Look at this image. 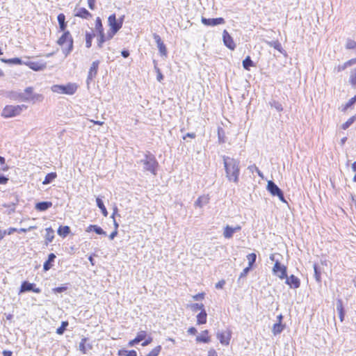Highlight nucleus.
<instances>
[{
	"label": "nucleus",
	"instance_id": "obj_1",
	"mask_svg": "<svg viewBox=\"0 0 356 356\" xmlns=\"http://www.w3.org/2000/svg\"><path fill=\"white\" fill-rule=\"evenodd\" d=\"M223 163L226 177L229 181L237 184L240 174L239 161L234 158L223 156Z\"/></svg>",
	"mask_w": 356,
	"mask_h": 356
},
{
	"label": "nucleus",
	"instance_id": "obj_2",
	"mask_svg": "<svg viewBox=\"0 0 356 356\" xmlns=\"http://www.w3.org/2000/svg\"><path fill=\"white\" fill-rule=\"evenodd\" d=\"M57 44L61 47L65 55L69 54L73 49L74 40L69 31L63 32L58 39Z\"/></svg>",
	"mask_w": 356,
	"mask_h": 356
},
{
	"label": "nucleus",
	"instance_id": "obj_3",
	"mask_svg": "<svg viewBox=\"0 0 356 356\" xmlns=\"http://www.w3.org/2000/svg\"><path fill=\"white\" fill-rule=\"evenodd\" d=\"M122 19H117L115 14H112L108 17L109 29L106 31V35L108 38V40H111L122 28Z\"/></svg>",
	"mask_w": 356,
	"mask_h": 356
},
{
	"label": "nucleus",
	"instance_id": "obj_4",
	"mask_svg": "<svg viewBox=\"0 0 356 356\" xmlns=\"http://www.w3.org/2000/svg\"><path fill=\"white\" fill-rule=\"evenodd\" d=\"M78 87L76 83H68L66 85H54L51 90L54 93L72 95L76 93Z\"/></svg>",
	"mask_w": 356,
	"mask_h": 356
},
{
	"label": "nucleus",
	"instance_id": "obj_5",
	"mask_svg": "<svg viewBox=\"0 0 356 356\" xmlns=\"http://www.w3.org/2000/svg\"><path fill=\"white\" fill-rule=\"evenodd\" d=\"M142 341V346H147L152 343L153 338L148 335L147 331L140 330L139 331L136 337L128 342V346L130 347L134 346L136 344Z\"/></svg>",
	"mask_w": 356,
	"mask_h": 356
},
{
	"label": "nucleus",
	"instance_id": "obj_6",
	"mask_svg": "<svg viewBox=\"0 0 356 356\" xmlns=\"http://www.w3.org/2000/svg\"><path fill=\"white\" fill-rule=\"evenodd\" d=\"M27 106L22 105H6L2 110L1 116L4 118H14L19 115L24 109Z\"/></svg>",
	"mask_w": 356,
	"mask_h": 356
},
{
	"label": "nucleus",
	"instance_id": "obj_7",
	"mask_svg": "<svg viewBox=\"0 0 356 356\" xmlns=\"http://www.w3.org/2000/svg\"><path fill=\"white\" fill-rule=\"evenodd\" d=\"M95 28L98 35L97 46L98 47L102 48L104 43L108 41V38H107L106 32L105 33L104 31L103 24L99 17H97L95 19Z\"/></svg>",
	"mask_w": 356,
	"mask_h": 356
},
{
	"label": "nucleus",
	"instance_id": "obj_8",
	"mask_svg": "<svg viewBox=\"0 0 356 356\" xmlns=\"http://www.w3.org/2000/svg\"><path fill=\"white\" fill-rule=\"evenodd\" d=\"M267 189L273 196H277L280 200L286 202L282 191L273 181H268Z\"/></svg>",
	"mask_w": 356,
	"mask_h": 356
},
{
	"label": "nucleus",
	"instance_id": "obj_9",
	"mask_svg": "<svg viewBox=\"0 0 356 356\" xmlns=\"http://www.w3.org/2000/svg\"><path fill=\"white\" fill-rule=\"evenodd\" d=\"M24 93L26 94V97L22 98L24 101H31L33 102H41L43 99L42 95L40 94H33V88L28 87L24 90Z\"/></svg>",
	"mask_w": 356,
	"mask_h": 356
},
{
	"label": "nucleus",
	"instance_id": "obj_10",
	"mask_svg": "<svg viewBox=\"0 0 356 356\" xmlns=\"http://www.w3.org/2000/svg\"><path fill=\"white\" fill-rule=\"evenodd\" d=\"M286 270L285 266L282 265L279 261H276L273 268V273L280 279L283 280L286 277Z\"/></svg>",
	"mask_w": 356,
	"mask_h": 356
},
{
	"label": "nucleus",
	"instance_id": "obj_11",
	"mask_svg": "<svg viewBox=\"0 0 356 356\" xmlns=\"http://www.w3.org/2000/svg\"><path fill=\"white\" fill-rule=\"evenodd\" d=\"M216 337L222 345L228 346L232 338V331L227 330L225 332H218Z\"/></svg>",
	"mask_w": 356,
	"mask_h": 356
},
{
	"label": "nucleus",
	"instance_id": "obj_12",
	"mask_svg": "<svg viewBox=\"0 0 356 356\" xmlns=\"http://www.w3.org/2000/svg\"><path fill=\"white\" fill-rule=\"evenodd\" d=\"M32 291L36 293H39L41 291L40 288L35 287V284L29 283L27 281H24L21 284L19 293H24L26 291Z\"/></svg>",
	"mask_w": 356,
	"mask_h": 356
},
{
	"label": "nucleus",
	"instance_id": "obj_13",
	"mask_svg": "<svg viewBox=\"0 0 356 356\" xmlns=\"http://www.w3.org/2000/svg\"><path fill=\"white\" fill-rule=\"evenodd\" d=\"M222 39L225 45L231 50H234L236 47V44L234 42L232 37L229 35L227 30H224L222 33Z\"/></svg>",
	"mask_w": 356,
	"mask_h": 356
},
{
	"label": "nucleus",
	"instance_id": "obj_14",
	"mask_svg": "<svg viewBox=\"0 0 356 356\" xmlns=\"http://www.w3.org/2000/svg\"><path fill=\"white\" fill-rule=\"evenodd\" d=\"M74 11V16L81 19L88 20L92 17V14L85 8H75Z\"/></svg>",
	"mask_w": 356,
	"mask_h": 356
},
{
	"label": "nucleus",
	"instance_id": "obj_15",
	"mask_svg": "<svg viewBox=\"0 0 356 356\" xmlns=\"http://www.w3.org/2000/svg\"><path fill=\"white\" fill-rule=\"evenodd\" d=\"M144 164L145 165V169L154 175L156 174V168L158 165V163L156 161L154 157H150L147 159H146L144 161Z\"/></svg>",
	"mask_w": 356,
	"mask_h": 356
},
{
	"label": "nucleus",
	"instance_id": "obj_16",
	"mask_svg": "<svg viewBox=\"0 0 356 356\" xmlns=\"http://www.w3.org/2000/svg\"><path fill=\"white\" fill-rule=\"evenodd\" d=\"M195 341L197 343H210L211 341V336L210 335L209 331L208 330H204L202 331L200 335L196 337Z\"/></svg>",
	"mask_w": 356,
	"mask_h": 356
},
{
	"label": "nucleus",
	"instance_id": "obj_17",
	"mask_svg": "<svg viewBox=\"0 0 356 356\" xmlns=\"http://www.w3.org/2000/svg\"><path fill=\"white\" fill-rule=\"evenodd\" d=\"M201 21L203 24L205 26H214L219 24H225V19L222 17L213 18V19H207L205 17H202Z\"/></svg>",
	"mask_w": 356,
	"mask_h": 356
},
{
	"label": "nucleus",
	"instance_id": "obj_18",
	"mask_svg": "<svg viewBox=\"0 0 356 356\" xmlns=\"http://www.w3.org/2000/svg\"><path fill=\"white\" fill-rule=\"evenodd\" d=\"M24 64L34 71H40L46 68V63L39 61H28Z\"/></svg>",
	"mask_w": 356,
	"mask_h": 356
},
{
	"label": "nucleus",
	"instance_id": "obj_19",
	"mask_svg": "<svg viewBox=\"0 0 356 356\" xmlns=\"http://www.w3.org/2000/svg\"><path fill=\"white\" fill-rule=\"evenodd\" d=\"M153 37H154V39L155 40V42L157 44V47L159 50L160 54L162 56H166L168 51H167L166 47H165V44L163 43V42L162 41L161 37L156 33L154 34Z\"/></svg>",
	"mask_w": 356,
	"mask_h": 356
},
{
	"label": "nucleus",
	"instance_id": "obj_20",
	"mask_svg": "<svg viewBox=\"0 0 356 356\" xmlns=\"http://www.w3.org/2000/svg\"><path fill=\"white\" fill-rule=\"evenodd\" d=\"M286 284H288L291 288L297 289L300 285V281L299 278L293 275L286 277Z\"/></svg>",
	"mask_w": 356,
	"mask_h": 356
},
{
	"label": "nucleus",
	"instance_id": "obj_21",
	"mask_svg": "<svg viewBox=\"0 0 356 356\" xmlns=\"http://www.w3.org/2000/svg\"><path fill=\"white\" fill-rule=\"evenodd\" d=\"M241 229V227L240 225H237L235 227H232L229 225H227L224 228L223 236L226 238H230L233 236V234L235 232L239 231Z\"/></svg>",
	"mask_w": 356,
	"mask_h": 356
},
{
	"label": "nucleus",
	"instance_id": "obj_22",
	"mask_svg": "<svg viewBox=\"0 0 356 356\" xmlns=\"http://www.w3.org/2000/svg\"><path fill=\"white\" fill-rule=\"evenodd\" d=\"M99 62L98 60L94 61L88 71V80H92L97 74Z\"/></svg>",
	"mask_w": 356,
	"mask_h": 356
},
{
	"label": "nucleus",
	"instance_id": "obj_23",
	"mask_svg": "<svg viewBox=\"0 0 356 356\" xmlns=\"http://www.w3.org/2000/svg\"><path fill=\"white\" fill-rule=\"evenodd\" d=\"M356 63V57L350 58L343 63L342 65H339L337 67H336V70L337 72H342L345 70L347 67H350Z\"/></svg>",
	"mask_w": 356,
	"mask_h": 356
},
{
	"label": "nucleus",
	"instance_id": "obj_24",
	"mask_svg": "<svg viewBox=\"0 0 356 356\" xmlns=\"http://www.w3.org/2000/svg\"><path fill=\"white\" fill-rule=\"evenodd\" d=\"M55 237L54 230L51 227L45 229L44 243L45 245H49L51 243Z\"/></svg>",
	"mask_w": 356,
	"mask_h": 356
},
{
	"label": "nucleus",
	"instance_id": "obj_25",
	"mask_svg": "<svg viewBox=\"0 0 356 356\" xmlns=\"http://www.w3.org/2000/svg\"><path fill=\"white\" fill-rule=\"evenodd\" d=\"M210 200L209 195H203L198 197L197 200L195 202V205L197 207L202 208L204 205H206L209 203Z\"/></svg>",
	"mask_w": 356,
	"mask_h": 356
},
{
	"label": "nucleus",
	"instance_id": "obj_26",
	"mask_svg": "<svg viewBox=\"0 0 356 356\" xmlns=\"http://www.w3.org/2000/svg\"><path fill=\"white\" fill-rule=\"evenodd\" d=\"M56 258V255L54 253H51L48 256V259L44 263L43 265V270L44 271L49 270L50 268H52L54 259Z\"/></svg>",
	"mask_w": 356,
	"mask_h": 356
},
{
	"label": "nucleus",
	"instance_id": "obj_27",
	"mask_svg": "<svg viewBox=\"0 0 356 356\" xmlns=\"http://www.w3.org/2000/svg\"><path fill=\"white\" fill-rule=\"evenodd\" d=\"M197 318V325H204L207 323V314L206 310H203L200 312L196 316Z\"/></svg>",
	"mask_w": 356,
	"mask_h": 356
},
{
	"label": "nucleus",
	"instance_id": "obj_28",
	"mask_svg": "<svg viewBox=\"0 0 356 356\" xmlns=\"http://www.w3.org/2000/svg\"><path fill=\"white\" fill-rule=\"evenodd\" d=\"M57 19H58V22L59 24V28H60V31H62L63 32L67 31H66L67 23L65 22V15L63 13H60L58 15Z\"/></svg>",
	"mask_w": 356,
	"mask_h": 356
},
{
	"label": "nucleus",
	"instance_id": "obj_29",
	"mask_svg": "<svg viewBox=\"0 0 356 356\" xmlns=\"http://www.w3.org/2000/svg\"><path fill=\"white\" fill-rule=\"evenodd\" d=\"M57 233L60 236L65 238L70 233V227L67 225H60L58 228Z\"/></svg>",
	"mask_w": 356,
	"mask_h": 356
},
{
	"label": "nucleus",
	"instance_id": "obj_30",
	"mask_svg": "<svg viewBox=\"0 0 356 356\" xmlns=\"http://www.w3.org/2000/svg\"><path fill=\"white\" fill-rule=\"evenodd\" d=\"M92 231H94L96 234L99 235H106V232L100 227L96 225H90L86 228L87 232H90Z\"/></svg>",
	"mask_w": 356,
	"mask_h": 356
},
{
	"label": "nucleus",
	"instance_id": "obj_31",
	"mask_svg": "<svg viewBox=\"0 0 356 356\" xmlns=\"http://www.w3.org/2000/svg\"><path fill=\"white\" fill-rule=\"evenodd\" d=\"M52 203L51 202H41L35 204V209L38 211H43L51 207Z\"/></svg>",
	"mask_w": 356,
	"mask_h": 356
},
{
	"label": "nucleus",
	"instance_id": "obj_32",
	"mask_svg": "<svg viewBox=\"0 0 356 356\" xmlns=\"http://www.w3.org/2000/svg\"><path fill=\"white\" fill-rule=\"evenodd\" d=\"M87 341H88V339L84 337V338L81 339V341L79 343V350L83 354L86 353L88 348L90 349L92 348L91 345H90V344H88V347L86 346Z\"/></svg>",
	"mask_w": 356,
	"mask_h": 356
},
{
	"label": "nucleus",
	"instance_id": "obj_33",
	"mask_svg": "<svg viewBox=\"0 0 356 356\" xmlns=\"http://www.w3.org/2000/svg\"><path fill=\"white\" fill-rule=\"evenodd\" d=\"M118 356H137V352L135 350L120 349L118 352Z\"/></svg>",
	"mask_w": 356,
	"mask_h": 356
},
{
	"label": "nucleus",
	"instance_id": "obj_34",
	"mask_svg": "<svg viewBox=\"0 0 356 356\" xmlns=\"http://www.w3.org/2000/svg\"><path fill=\"white\" fill-rule=\"evenodd\" d=\"M57 177L56 172H50L48 173L45 177L44 179L42 181V184L47 185L53 181Z\"/></svg>",
	"mask_w": 356,
	"mask_h": 356
},
{
	"label": "nucleus",
	"instance_id": "obj_35",
	"mask_svg": "<svg viewBox=\"0 0 356 356\" xmlns=\"http://www.w3.org/2000/svg\"><path fill=\"white\" fill-rule=\"evenodd\" d=\"M356 102V95L350 98L341 108L343 112H346L348 108H351Z\"/></svg>",
	"mask_w": 356,
	"mask_h": 356
},
{
	"label": "nucleus",
	"instance_id": "obj_36",
	"mask_svg": "<svg viewBox=\"0 0 356 356\" xmlns=\"http://www.w3.org/2000/svg\"><path fill=\"white\" fill-rule=\"evenodd\" d=\"M284 329V325L282 323H275L272 328V332L274 335L280 334Z\"/></svg>",
	"mask_w": 356,
	"mask_h": 356
},
{
	"label": "nucleus",
	"instance_id": "obj_37",
	"mask_svg": "<svg viewBox=\"0 0 356 356\" xmlns=\"http://www.w3.org/2000/svg\"><path fill=\"white\" fill-rule=\"evenodd\" d=\"M355 121H356V114L349 118L344 123L341 125L343 130L347 129Z\"/></svg>",
	"mask_w": 356,
	"mask_h": 356
},
{
	"label": "nucleus",
	"instance_id": "obj_38",
	"mask_svg": "<svg viewBox=\"0 0 356 356\" xmlns=\"http://www.w3.org/2000/svg\"><path fill=\"white\" fill-rule=\"evenodd\" d=\"M96 202H97V207L100 209L103 216L106 217L108 216V211H107L102 200L99 197H97Z\"/></svg>",
	"mask_w": 356,
	"mask_h": 356
},
{
	"label": "nucleus",
	"instance_id": "obj_39",
	"mask_svg": "<svg viewBox=\"0 0 356 356\" xmlns=\"http://www.w3.org/2000/svg\"><path fill=\"white\" fill-rule=\"evenodd\" d=\"M1 61L3 63H7V64H12V65H22L23 63L22 60L19 58H8V59L2 58Z\"/></svg>",
	"mask_w": 356,
	"mask_h": 356
},
{
	"label": "nucleus",
	"instance_id": "obj_40",
	"mask_svg": "<svg viewBox=\"0 0 356 356\" xmlns=\"http://www.w3.org/2000/svg\"><path fill=\"white\" fill-rule=\"evenodd\" d=\"M162 350L161 345H158L152 348L145 356H159Z\"/></svg>",
	"mask_w": 356,
	"mask_h": 356
},
{
	"label": "nucleus",
	"instance_id": "obj_41",
	"mask_svg": "<svg viewBox=\"0 0 356 356\" xmlns=\"http://www.w3.org/2000/svg\"><path fill=\"white\" fill-rule=\"evenodd\" d=\"M243 66L247 70H250V68L254 66V63L249 56L243 60Z\"/></svg>",
	"mask_w": 356,
	"mask_h": 356
},
{
	"label": "nucleus",
	"instance_id": "obj_42",
	"mask_svg": "<svg viewBox=\"0 0 356 356\" xmlns=\"http://www.w3.org/2000/svg\"><path fill=\"white\" fill-rule=\"evenodd\" d=\"M268 45L273 47L274 49H277L281 53H283V48L282 47L281 43L278 40L269 42Z\"/></svg>",
	"mask_w": 356,
	"mask_h": 356
},
{
	"label": "nucleus",
	"instance_id": "obj_43",
	"mask_svg": "<svg viewBox=\"0 0 356 356\" xmlns=\"http://www.w3.org/2000/svg\"><path fill=\"white\" fill-rule=\"evenodd\" d=\"M188 307L193 312L200 310V312L205 310L204 306L202 303H193L188 305Z\"/></svg>",
	"mask_w": 356,
	"mask_h": 356
},
{
	"label": "nucleus",
	"instance_id": "obj_44",
	"mask_svg": "<svg viewBox=\"0 0 356 356\" xmlns=\"http://www.w3.org/2000/svg\"><path fill=\"white\" fill-rule=\"evenodd\" d=\"M345 47L348 50H353L356 49V41L352 39H348L346 40Z\"/></svg>",
	"mask_w": 356,
	"mask_h": 356
},
{
	"label": "nucleus",
	"instance_id": "obj_45",
	"mask_svg": "<svg viewBox=\"0 0 356 356\" xmlns=\"http://www.w3.org/2000/svg\"><path fill=\"white\" fill-rule=\"evenodd\" d=\"M257 258V255L255 253H250L247 255V259L248 260V266L252 268L253 267L254 264L255 263Z\"/></svg>",
	"mask_w": 356,
	"mask_h": 356
},
{
	"label": "nucleus",
	"instance_id": "obj_46",
	"mask_svg": "<svg viewBox=\"0 0 356 356\" xmlns=\"http://www.w3.org/2000/svg\"><path fill=\"white\" fill-rule=\"evenodd\" d=\"M349 82L353 86H356V67L350 71Z\"/></svg>",
	"mask_w": 356,
	"mask_h": 356
},
{
	"label": "nucleus",
	"instance_id": "obj_47",
	"mask_svg": "<svg viewBox=\"0 0 356 356\" xmlns=\"http://www.w3.org/2000/svg\"><path fill=\"white\" fill-rule=\"evenodd\" d=\"M68 322L67 321H63L61 323V325L59 327L57 328L56 330V333L59 335H61L64 333V332L65 331L67 327L68 326Z\"/></svg>",
	"mask_w": 356,
	"mask_h": 356
},
{
	"label": "nucleus",
	"instance_id": "obj_48",
	"mask_svg": "<svg viewBox=\"0 0 356 356\" xmlns=\"http://www.w3.org/2000/svg\"><path fill=\"white\" fill-rule=\"evenodd\" d=\"M94 35L90 33H86V47L87 48H90L92 46V41L93 39Z\"/></svg>",
	"mask_w": 356,
	"mask_h": 356
},
{
	"label": "nucleus",
	"instance_id": "obj_49",
	"mask_svg": "<svg viewBox=\"0 0 356 356\" xmlns=\"http://www.w3.org/2000/svg\"><path fill=\"white\" fill-rule=\"evenodd\" d=\"M337 310L339 312L340 321H343L344 318V311L341 300H339V303L337 305Z\"/></svg>",
	"mask_w": 356,
	"mask_h": 356
},
{
	"label": "nucleus",
	"instance_id": "obj_50",
	"mask_svg": "<svg viewBox=\"0 0 356 356\" xmlns=\"http://www.w3.org/2000/svg\"><path fill=\"white\" fill-rule=\"evenodd\" d=\"M314 273H315V278L317 281L320 282L321 277V273L318 269L317 266L315 264L314 266Z\"/></svg>",
	"mask_w": 356,
	"mask_h": 356
},
{
	"label": "nucleus",
	"instance_id": "obj_51",
	"mask_svg": "<svg viewBox=\"0 0 356 356\" xmlns=\"http://www.w3.org/2000/svg\"><path fill=\"white\" fill-rule=\"evenodd\" d=\"M205 297V293L204 292L199 293L193 296V299L194 300H203Z\"/></svg>",
	"mask_w": 356,
	"mask_h": 356
},
{
	"label": "nucleus",
	"instance_id": "obj_52",
	"mask_svg": "<svg viewBox=\"0 0 356 356\" xmlns=\"http://www.w3.org/2000/svg\"><path fill=\"white\" fill-rule=\"evenodd\" d=\"M88 8L91 10H94L96 8V0H87Z\"/></svg>",
	"mask_w": 356,
	"mask_h": 356
},
{
	"label": "nucleus",
	"instance_id": "obj_53",
	"mask_svg": "<svg viewBox=\"0 0 356 356\" xmlns=\"http://www.w3.org/2000/svg\"><path fill=\"white\" fill-rule=\"evenodd\" d=\"M115 230L109 235V238L111 240H113L118 234V225L115 222Z\"/></svg>",
	"mask_w": 356,
	"mask_h": 356
},
{
	"label": "nucleus",
	"instance_id": "obj_54",
	"mask_svg": "<svg viewBox=\"0 0 356 356\" xmlns=\"http://www.w3.org/2000/svg\"><path fill=\"white\" fill-rule=\"evenodd\" d=\"M67 286H59V287L54 288L53 289V291L54 293H62L63 291H65L67 290Z\"/></svg>",
	"mask_w": 356,
	"mask_h": 356
},
{
	"label": "nucleus",
	"instance_id": "obj_55",
	"mask_svg": "<svg viewBox=\"0 0 356 356\" xmlns=\"http://www.w3.org/2000/svg\"><path fill=\"white\" fill-rule=\"evenodd\" d=\"M250 269H252V268H250L249 266L245 268L243 270V271L241 273L240 277H245Z\"/></svg>",
	"mask_w": 356,
	"mask_h": 356
},
{
	"label": "nucleus",
	"instance_id": "obj_56",
	"mask_svg": "<svg viewBox=\"0 0 356 356\" xmlns=\"http://www.w3.org/2000/svg\"><path fill=\"white\" fill-rule=\"evenodd\" d=\"M273 105L278 111H282L283 110L282 104L277 102H274Z\"/></svg>",
	"mask_w": 356,
	"mask_h": 356
},
{
	"label": "nucleus",
	"instance_id": "obj_57",
	"mask_svg": "<svg viewBox=\"0 0 356 356\" xmlns=\"http://www.w3.org/2000/svg\"><path fill=\"white\" fill-rule=\"evenodd\" d=\"M188 334L191 335H195L197 334V331L195 327H191L187 330Z\"/></svg>",
	"mask_w": 356,
	"mask_h": 356
},
{
	"label": "nucleus",
	"instance_id": "obj_58",
	"mask_svg": "<svg viewBox=\"0 0 356 356\" xmlns=\"http://www.w3.org/2000/svg\"><path fill=\"white\" fill-rule=\"evenodd\" d=\"M4 231L6 232V234L10 235V234H13L14 232H17V229H16L15 227H10L7 230H4Z\"/></svg>",
	"mask_w": 356,
	"mask_h": 356
},
{
	"label": "nucleus",
	"instance_id": "obj_59",
	"mask_svg": "<svg viewBox=\"0 0 356 356\" xmlns=\"http://www.w3.org/2000/svg\"><path fill=\"white\" fill-rule=\"evenodd\" d=\"M207 356H218V353L216 352V350L215 349L210 348L208 351Z\"/></svg>",
	"mask_w": 356,
	"mask_h": 356
},
{
	"label": "nucleus",
	"instance_id": "obj_60",
	"mask_svg": "<svg viewBox=\"0 0 356 356\" xmlns=\"http://www.w3.org/2000/svg\"><path fill=\"white\" fill-rule=\"evenodd\" d=\"M36 227L35 226H31L29 228H21L19 229H17V232H26L28 231H30L31 229H34Z\"/></svg>",
	"mask_w": 356,
	"mask_h": 356
},
{
	"label": "nucleus",
	"instance_id": "obj_61",
	"mask_svg": "<svg viewBox=\"0 0 356 356\" xmlns=\"http://www.w3.org/2000/svg\"><path fill=\"white\" fill-rule=\"evenodd\" d=\"M8 181V178L3 176V175H0V184H6Z\"/></svg>",
	"mask_w": 356,
	"mask_h": 356
},
{
	"label": "nucleus",
	"instance_id": "obj_62",
	"mask_svg": "<svg viewBox=\"0 0 356 356\" xmlns=\"http://www.w3.org/2000/svg\"><path fill=\"white\" fill-rule=\"evenodd\" d=\"M163 76L162 73L159 70H158L157 80L159 81H161L163 80Z\"/></svg>",
	"mask_w": 356,
	"mask_h": 356
},
{
	"label": "nucleus",
	"instance_id": "obj_63",
	"mask_svg": "<svg viewBox=\"0 0 356 356\" xmlns=\"http://www.w3.org/2000/svg\"><path fill=\"white\" fill-rule=\"evenodd\" d=\"M121 54L124 58H127L129 56V52L127 50L122 51Z\"/></svg>",
	"mask_w": 356,
	"mask_h": 356
},
{
	"label": "nucleus",
	"instance_id": "obj_64",
	"mask_svg": "<svg viewBox=\"0 0 356 356\" xmlns=\"http://www.w3.org/2000/svg\"><path fill=\"white\" fill-rule=\"evenodd\" d=\"M3 356H12V352L10 350H3L2 353Z\"/></svg>",
	"mask_w": 356,
	"mask_h": 356
}]
</instances>
